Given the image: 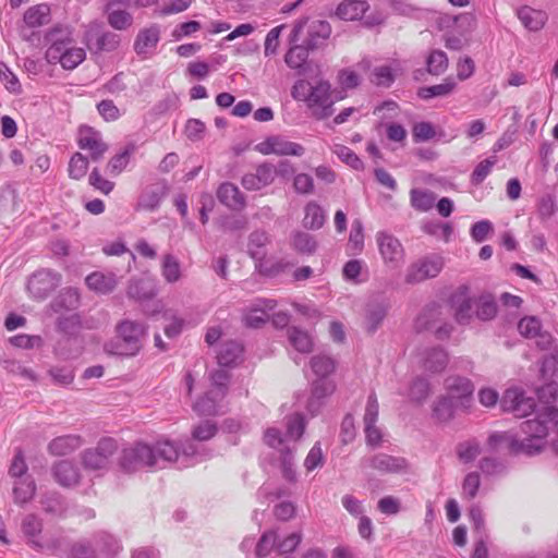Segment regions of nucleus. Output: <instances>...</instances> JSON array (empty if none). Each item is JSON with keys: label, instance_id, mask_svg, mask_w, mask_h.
I'll list each match as a JSON object with an SVG mask.
<instances>
[{"label": "nucleus", "instance_id": "7c9ffc66", "mask_svg": "<svg viewBox=\"0 0 558 558\" xmlns=\"http://www.w3.org/2000/svg\"><path fill=\"white\" fill-rule=\"evenodd\" d=\"M120 36L112 32L94 33L89 31L87 33L88 46L95 47L97 51H114L120 45Z\"/></svg>", "mask_w": 558, "mask_h": 558}, {"label": "nucleus", "instance_id": "ea45409f", "mask_svg": "<svg viewBox=\"0 0 558 558\" xmlns=\"http://www.w3.org/2000/svg\"><path fill=\"white\" fill-rule=\"evenodd\" d=\"M342 274L347 281L355 284L362 283L367 279V268L365 263L361 259H350L343 266Z\"/></svg>", "mask_w": 558, "mask_h": 558}, {"label": "nucleus", "instance_id": "a19ab883", "mask_svg": "<svg viewBox=\"0 0 558 558\" xmlns=\"http://www.w3.org/2000/svg\"><path fill=\"white\" fill-rule=\"evenodd\" d=\"M411 206L418 211H428L435 205V193L424 189H412L410 192Z\"/></svg>", "mask_w": 558, "mask_h": 558}, {"label": "nucleus", "instance_id": "c756f323", "mask_svg": "<svg viewBox=\"0 0 558 558\" xmlns=\"http://www.w3.org/2000/svg\"><path fill=\"white\" fill-rule=\"evenodd\" d=\"M83 445L80 435L71 434L53 438L48 445V451L53 456H66Z\"/></svg>", "mask_w": 558, "mask_h": 558}, {"label": "nucleus", "instance_id": "338daca9", "mask_svg": "<svg viewBox=\"0 0 558 558\" xmlns=\"http://www.w3.org/2000/svg\"><path fill=\"white\" fill-rule=\"evenodd\" d=\"M333 153L338 156L339 159L355 170H359L363 167V162L357 157V155L351 148L344 145H336Z\"/></svg>", "mask_w": 558, "mask_h": 558}, {"label": "nucleus", "instance_id": "de8ad7c7", "mask_svg": "<svg viewBox=\"0 0 558 558\" xmlns=\"http://www.w3.org/2000/svg\"><path fill=\"white\" fill-rule=\"evenodd\" d=\"M161 274L169 283H174L181 278V265L177 257L167 254L162 258Z\"/></svg>", "mask_w": 558, "mask_h": 558}, {"label": "nucleus", "instance_id": "c03bdc74", "mask_svg": "<svg viewBox=\"0 0 558 558\" xmlns=\"http://www.w3.org/2000/svg\"><path fill=\"white\" fill-rule=\"evenodd\" d=\"M430 393L428 379L422 376L415 377L409 388L408 396L412 402L423 403Z\"/></svg>", "mask_w": 558, "mask_h": 558}, {"label": "nucleus", "instance_id": "4c0bfd02", "mask_svg": "<svg viewBox=\"0 0 558 558\" xmlns=\"http://www.w3.org/2000/svg\"><path fill=\"white\" fill-rule=\"evenodd\" d=\"M303 226L306 229L317 230L322 228L326 220L324 209L316 203L310 202L304 208Z\"/></svg>", "mask_w": 558, "mask_h": 558}, {"label": "nucleus", "instance_id": "4d7b16f0", "mask_svg": "<svg viewBox=\"0 0 558 558\" xmlns=\"http://www.w3.org/2000/svg\"><path fill=\"white\" fill-rule=\"evenodd\" d=\"M427 71L433 75H440L448 69V58L442 50H433L427 60Z\"/></svg>", "mask_w": 558, "mask_h": 558}, {"label": "nucleus", "instance_id": "79ce46f5", "mask_svg": "<svg viewBox=\"0 0 558 558\" xmlns=\"http://www.w3.org/2000/svg\"><path fill=\"white\" fill-rule=\"evenodd\" d=\"M93 542L98 551L108 556H114L121 550L120 542L107 532L96 533L93 537Z\"/></svg>", "mask_w": 558, "mask_h": 558}, {"label": "nucleus", "instance_id": "09e8293b", "mask_svg": "<svg viewBox=\"0 0 558 558\" xmlns=\"http://www.w3.org/2000/svg\"><path fill=\"white\" fill-rule=\"evenodd\" d=\"M80 305V293L74 288H68L54 300L52 307L56 312L64 308L66 311L75 310Z\"/></svg>", "mask_w": 558, "mask_h": 558}, {"label": "nucleus", "instance_id": "2eb2a0df", "mask_svg": "<svg viewBox=\"0 0 558 558\" xmlns=\"http://www.w3.org/2000/svg\"><path fill=\"white\" fill-rule=\"evenodd\" d=\"M446 396L453 399L461 410H468L471 407L474 391L473 383L462 376H449L445 381Z\"/></svg>", "mask_w": 558, "mask_h": 558}, {"label": "nucleus", "instance_id": "6e6552de", "mask_svg": "<svg viewBox=\"0 0 558 558\" xmlns=\"http://www.w3.org/2000/svg\"><path fill=\"white\" fill-rule=\"evenodd\" d=\"M117 451V440L111 437H104L97 442L96 447L82 452V463L86 470L105 471L109 468Z\"/></svg>", "mask_w": 558, "mask_h": 558}, {"label": "nucleus", "instance_id": "a878e982", "mask_svg": "<svg viewBox=\"0 0 558 558\" xmlns=\"http://www.w3.org/2000/svg\"><path fill=\"white\" fill-rule=\"evenodd\" d=\"M52 474L57 483L64 487H72L80 481L77 466L69 460H61L56 463L52 468Z\"/></svg>", "mask_w": 558, "mask_h": 558}, {"label": "nucleus", "instance_id": "69168bd1", "mask_svg": "<svg viewBox=\"0 0 558 558\" xmlns=\"http://www.w3.org/2000/svg\"><path fill=\"white\" fill-rule=\"evenodd\" d=\"M0 80L10 93L19 94L21 92L19 78L4 62H0Z\"/></svg>", "mask_w": 558, "mask_h": 558}, {"label": "nucleus", "instance_id": "e433bc0d", "mask_svg": "<svg viewBox=\"0 0 558 558\" xmlns=\"http://www.w3.org/2000/svg\"><path fill=\"white\" fill-rule=\"evenodd\" d=\"M23 20L28 27L33 28L48 24L50 21V8L46 3L31 7L24 13Z\"/></svg>", "mask_w": 558, "mask_h": 558}, {"label": "nucleus", "instance_id": "a211bd4d", "mask_svg": "<svg viewBox=\"0 0 558 558\" xmlns=\"http://www.w3.org/2000/svg\"><path fill=\"white\" fill-rule=\"evenodd\" d=\"M77 143L81 149L89 153L94 161L101 159L108 150V145L104 142L101 133L90 126L80 128Z\"/></svg>", "mask_w": 558, "mask_h": 558}, {"label": "nucleus", "instance_id": "c85d7f7f", "mask_svg": "<svg viewBox=\"0 0 558 558\" xmlns=\"http://www.w3.org/2000/svg\"><path fill=\"white\" fill-rule=\"evenodd\" d=\"M193 409L199 415H218L225 413L227 404L225 399L217 397L209 390L203 398L198 399Z\"/></svg>", "mask_w": 558, "mask_h": 558}, {"label": "nucleus", "instance_id": "13d9d810", "mask_svg": "<svg viewBox=\"0 0 558 558\" xmlns=\"http://www.w3.org/2000/svg\"><path fill=\"white\" fill-rule=\"evenodd\" d=\"M423 231L429 235L442 239L448 242L453 233V228L448 222L430 221L423 226Z\"/></svg>", "mask_w": 558, "mask_h": 558}, {"label": "nucleus", "instance_id": "0e129e2a", "mask_svg": "<svg viewBox=\"0 0 558 558\" xmlns=\"http://www.w3.org/2000/svg\"><path fill=\"white\" fill-rule=\"evenodd\" d=\"M496 163V158L490 157L481 161L473 170L471 174V183L473 185H480L487 175L492 172L493 167Z\"/></svg>", "mask_w": 558, "mask_h": 558}, {"label": "nucleus", "instance_id": "4be33fe9", "mask_svg": "<svg viewBox=\"0 0 558 558\" xmlns=\"http://www.w3.org/2000/svg\"><path fill=\"white\" fill-rule=\"evenodd\" d=\"M275 307L276 301L272 299H256L244 313L243 320L246 326L258 328L268 320Z\"/></svg>", "mask_w": 558, "mask_h": 558}, {"label": "nucleus", "instance_id": "cd10ccee", "mask_svg": "<svg viewBox=\"0 0 558 558\" xmlns=\"http://www.w3.org/2000/svg\"><path fill=\"white\" fill-rule=\"evenodd\" d=\"M369 5L365 0H343L336 9V15L343 21H356L363 17Z\"/></svg>", "mask_w": 558, "mask_h": 558}, {"label": "nucleus", "instance_id": "5701e85b", "mask_svg": "<svg viewBox=\"0 0 558 558\" xmlns=\"http://www.w3.org/2000/svg\"><path fill=\"white\" fill-rule=\"evenodd\" d=\"M405 71L403 63L399 60H393L388 64H383L374 68L373 82L377 86L389 87L398 75Z\"/></svg>", "mask_w": 558, "mask_h": 558}, {"label": "nucleus", "instance_id": "7ed1b4c3", "mask_svg": "<svg viewBox=\"0 0 558 558\" xmlns=\"http://www.w3.org/2000/svg\"><path fill=\"white\" fill-rule=\"evenodd\" d=\"M46 39L48 47L45 58L49 64H60L62 69L70 71L86 59L85 49L76 45L72 31L68 27H53L47 33Z\"/></svg>", "mask_w": 558, "mask_h": 558}, {"label": "nucleus", "instance_id": "b1692460", "mask_svg": "<svg viewBox=\"0 0 558 558\" xmlns=\"http://www.w3.org/2000/svg\"><path fill=\"white\" fill-rule=\"evenodd\" d=\"M86 286L96 293L108 294L118 284V278L113 272L94 271L85 278Z\"/></svg>", "mask_w": 558, "mask_h": 558}, {"label": "nucleus", "instance_id": "f704fd0d", "mask_svg": "<svg viewBox=\"0 0 558 558\" xmlns=\"http://www.w3.org/2000/svg\"><path fill=\"white\" fill-rule=\"evenodd\" d=\"M35 492L36 483L32 475L15 480L13 483L14 502L20 506H24L29 502L33 499Z\"/></svg>", "mask_w": 558, "mask_h": 558}, {"label": "nucleus", "instance_id": "72a5a7b5", "mask_svg": "<svg viewBox=\"0 0 558 558\" xmlns=\"http://www.w3.org/2000/svg\"><path fill=\"white\" fill-rule=\"evenodd\" d=\"M287 337L289 343L293 347V349L300 353H310L314 347L313 336L300 328V327H289L287 329Z\"/></svg>", "mask_w": 558, "mask_h": 558}, {"label": "nucleus", "instance_id": "49530a36", "mask_svg": "<svg viewBox=\"0 0 558 558\" xmlns=\"http://www.w3.org/2000/svg\"><path fill=\"white\" fill-rule=\"evenodd\" d=\"M476 316L482 320H490L497 314V304L490 294H483L475 300Z\"/></svg>", "mask_w": 558, "mask_h": 558}, {"label": "nucleus", "instance_id": "9d476101", "mask_svg": "<svg viewBox=\"0 0 558 558\" xmlns=\"http://www.w3.org/2000/svg\"><path fill=\"white\" fill-rule=\"evenodd\" d=\"M156 465V454L151 446L136 442L123 449L120 466L125 472H135L146 466Z\"/></svg>", "mask_w": 558, "mask_h": 558}, {"label": "nucleus", "instance_id": "473e14b6", "mask_svg": "<svg viewBox=\"0 0 558 558\" xmlns=\"http://www.w3.org/2000/svg\"><path fill=\"white\" fill-rule=\"evenodd\" d=\"M136 148V144L130 142L119 153L112 156L107 163L108 173L113 177L119 175L130 163Z\"/></svg>", "mask_w": 558, "mask_h": 558}, {"label": "nucleus", "instance_id": "f3484780", "mask_svg": "<svg viewBox=\"0 0 558 558\" xmlns=\"http://www.w3.org/2000/svg\"><path fill=\"white\" fill-rule=\"evenodd\" d=\"M378 411L377 397L372 392L367 398L363 418L366 444L371 447H378L383 438L381 430L375 425L378 418Z\"/></svg>", "mask_w": 558, "mask_h": 558}, {"label": "nucleus", "instance_id": "39448f33", "mask_svg": "<svg viewBox=\"0 0 558 558\" xmlns=\"http://www.w3.org/2000/svg\"><path fill=\"white\" fill-rule=\"evenodd\" d=\"M310 365L316 379L312 383L306 409L312 415H316L336 390V381L330 377L336 369V362L329 355L317 354L311 359Z\"/></svg>", "mask_w": 558, "mask_h": 558}, {"label": "nucleus", "instance_id": "0eeeda50", "mask_svg": "<svg viewBox=\"0 0 558 558\" xmlns=\"http://www.w3.org/2000/svg\"><path fill=\"white\" fill-rule=\"evenodd\" d=\"M145 332L144 325L135 322H123L118 326V337L105 344V351L119 356H133L141 349V338Z\"/></svg>", "mask_w": 558, "mask_h": 558}, {"label": "nucleus", "instance_id": "6ab92c4d", "mask_svg": "<svg viewBox=\"0 0 558 558\" xmlns=\"http://www.w3.org/2000/svg\"><path fill=\"white\" fill-rule=\"evenodd\" d=\"M161 29L158 24H151L140 29L134 40V51L142 59L151 57L160 40Z\"/></svg>", "mask_w": 558, "mask_h": 558}, {"label": "nucleus", "instance_id": "6e6d98bb", "mask_svg": "<svg viewBox=\"0 0 558 558\" xmlns=\"http://www.w3.org/2000/svg\"><path fill=\"white\" fill-rule=\"evenodd\" d=\"M481 453V446L476 439H469L460 442L457 447V454L463 463L474 461Z\"/></svg>", "mask_w": 558, "mask_h": 558}, {"label": "nucleus", "instance_id": "4468645a", "mask_svg": "<svg viewBox=\"0 0 558 558\" xmlns=\"http://www.w3.org/2000/svg\"><path fill=\"white\" fill-rule=\"evenodd\" d=\"M256 150L263 155L302 156L304 147L295 142L288 141L281 135H272L256 145Z\"/></svg>", "mask_w": 558, "mask_h": 558}, {"label": "nucleus", "instance_id": "f257e3e1", "mask_svg": "<svg viewBox=\"0 0 558 558\" xmlns=\"http://www.w3.org/2000/svg\"><path fill=\"white\" fill-rule=\"evenodd\" d=\"M553 427L556 428L553 448L558 454V409L551 405L545 407L535 418L521 423L520 430L524 437L520 438L513 432H495L487 439V448L493 452L535 456L544 449Z\"/></svg>", "mask_w": 558, "mask_h": 558}, {"label": "nucleus", "instance_id": "a18cd8bd", "mask_svg": "<svg viewBox=\"0 0 558 558\" xmlns=\"http://www.w3.org/2000/svg\"><path fill=\"white\" fill-rule=\"evenodd\" d=\"M43 522L36 514H27L22 521V531L34 546H39Z\"/></svg>", "mask_w": 558, "mask_h": 558}, {"label": "nucleus", "instance_id": "5fc2aeb1", "mask_svg": "<svg viewBox=\"0 0 558 558\" xmlns=\"http://www.w3.org/2000/svg\"><path fill=\"white\" fill-rule=\"evenodd\" d=\"M331 34V27L330 24L326 21H316L313 22L310 27V39H308V47L311 49H314L318 47L319 43L318 39L325 40L327 39Z\"/></svg>", "mask_w": 558, "mask_h": 558}, {"label": "nucleus", "instance_id": "bb28decb", "mask_svg": "<svg viewBox=\"0 0 558 558\" xmlns=\"http://www.w3.org/2000/svg\"><path fill=\"white\" fill-rule=\"evenodd\" d=\"M217 197L221 204L231 209L240 210L245 206L244 195L230 182H225L218 187Z\"/></svg>", "mask_w": 558, "mask_h": 558}, {"label": "nucleus", "instance_id": "aec40b11", "mask_svg": "<svg viewBox=\"0 0 558 558\" xmlns=\"http://www.w3.org/2000/svg\"><path fill=\"white\" fill-rule=\"evenodd\" d=\"M448 362V353L441 347L425 348L417 354V363L424 371L430 374L444 372Z\"/></svg>", "mask_w": 558, "mask_h": 558}, {"label": "nucleus", "instance_id": "dca6fc26", "mask_svg": "<svg viewBox=\"0 0 558 558\" xmlns=\"http://www.w3.org/2000/svg\"><path fill=\"white\" fill-rule=\"evenodd\" d=\"M390 308L389 300L384 296H374L365 305L363 326L365 330L375 333L385 320Z\"/></svg>", "mask_w": 558, "mask_h": 558}, {"label": "nucleus", "instance_id": "423d86ee", "mask_svg": "<svg viewBox=\"0 0 558 558\" xmlns=\"http://www.w3.org/2000/svg\"><path fill=\"white\" fill-rule=\"evenodd\" d=\"M292 97L304 101L317 119H325L332 114L331 86L327 81H319L315 85L306 81H298L292 87Z\"/></svg>", "mask_w": 558, "mask_h": 558}, {"label": "nucleus", "instance_id": "680f3d73", "mask_svg": "<svg viewBox=\"0 0 558 558\" xmlns=\"http://www.w3.org/2000/svg\"><path fill=\"white\" fill-rule=\"evenodd\" d=\"M133 17L125 10H113L108 14L109 25L118 31L126 29L132 25Z\"/></svg>", "mask_w": 558, "mask_h": 558}, {"label": "nucleus", "instance_id": "9b49d317", "mask_svg": "<svg viewBox=\"0 0 558 558\" xmlns=\"http://www.w3.org/2000/svg\"><path fill=\"white\" fill-rule=\"evenodd\" d=\"M444 267V258L439 254H428L412 263L405 274V282L410 284L435 278Z\"/></svg>", "mask_w": 558, "mask_h": 558}, {"label": "nucleus", "instance_id": "774afa93", "mask_svg": "<svg viewBox=\"0 0 558 558\" xmlns=\"http://www.w3.org/2000/svg\"><path fill=\"white\" fill-rule=\"evenodd\" d=\"M96 549L89 541H78L74 543L70 549L71 558H95Z\"/></svg>", "mask_w": 558, "mask_h": 558}, {"label": "nucleus", "instance_id": "3c124183", "mask_svg": "<svg viewBox=\"0 0 558 558\" xmlns=\"http://www.w3.org/2000/svg\"><path fill=\"white\" fill-rule=\"evenodd\" d=\"M268 242V235L263 231H255L250 235L248 253L255 260H262L266 252L264 246Z\"/></svg>", "mask_w": 558, "mask_h": 558}, {"label": "nucleus", "instance_id": "052dcab7", "mask_svg": "<svg viewBox=\"0 0 558 558\" xmlns=\"http://www.w3.org/2000/svg\"><path fill=\"white\" fill-rule=\"evenodd\" d=\"M88 169V160L81 153H75L69 162V175L74 180L85 177Z\"/></svg>", "mask_w": 558, "mask_h": 558}, {"label": "nucleus", "instance_id": "58836bf2", "mask_svg": "<svg viewBox=\"0 0 558 558\" xmlns=\"http://www.w3.org/2000/svg\"><path fill=\"white\" fill-rule=\"evenodd\" d=\"M451 301L454 307L456 319L458 323H468L472 316V310L475 305V301L473 302L470 298L466 296L464 292L454 294Z\"/></svg>", "mask_w": 558, "mask_h": 558}, {"label": "nucleus", "instance_id": "1a4fd4ad", "mask_svg": "<svg viewBox=\"0 0 558 558\" xmlns=\"http://www.w3.org/2000/svg\"><path fill=\"white\" fill-rule=\"evenodd\" d=\"M62 276L52 269H38L29 276L26 284L29 296L34 300L47 299L60 284Z\"/></svg>", "mask_w": 558, "mask_h": 558}, {"label": "nucleus", "instance_id": "2f4dec72", "mask_svg": "<svg viewBox=\"0 0 558 558\" xmlns=\"http://www.w3.org/2000/svg\"><path fill=\"white\" fill-rule=\"evenodd\" d=\"M517 15L524 27L532 32H536L543 28L547 21L546 12L542 10H535L527 5L518 9Z\"/></svg>", "mask_w": 558, "mask_h": 558}, {"label": "nucleus", "instance_id": "37998d69", "mask_svg": "<svg viewBox=\"0 0 558 558\" xmlns=\"http://www.w3.org/2000/svg\"><path fill=\"white\" fill-rule=\"evenodd\" d=\"M461 410V407L447 396L438 398L433 407V415L439 421H448L453 416L456 410Z\"/></svg>", "mask_w": 558, "mask_h": 558}, {"label": "nucleus", "instance_id": "bf43d9fd", "mask_svg": "<svg viewBox=\"0 0 558 558\" xmlns=\"http://www.w3.org/2000/svg\"><path fill=\"white\" fill-rule=\"evenodd\" d=\"M211 378V393L225 399L228 391L229 373L225 369H218L210 376Z\"/></svg>", "mask_w": 558, "mask_h": 558}, {"label": "nucleus", "instance_id": "864d4df0", "mask_svg": "<svg viewBox=\"0 0 558 558\" xmlns=\"http://www.w3.org/2000/svg\"><path fill=\"white\" fill-rule=\"evenodd\" d=\"M40 505L45 512L53 515H62L65 511L63 498L58 493H50L40 498Z\"/></svg>", "mask_w": 558, "mask_h": 558}, {"label": "nucleus", "instance_id": "603ef678", "mask_svg": "<svg viewBox=\"0 0 558 558\" xmlns=\"http://www.w3.org/2000/svg\"><path fill=\"white\" fill-rule=\"evenodd\" d=\"M308 48L302 45L292 46L284 57L287 65L291 69H301L308 58Z\"/></svg>", "mask_w": 558, "mask_h": 558}, {"label": "nucleus", "instance_id": "20e7f679", "mask_svg": "<svg viewBox=\"0 0 558 558\" xmlns=\"http://www.w3.org/2000/svg\"><path fill=\"white\" fill-rule=\"evenodd\" d=\"M156 454V465L161 463H177L178 468H189L210 457L209 450L201 444L186 439L177 442L168 438L158 440L153 447Z\"/></svg>", "mask_w": 558, "mask_h": 558}, {"label": "nucleus", "instance_id": "ddd939ff", "mask_svg": "<svg viewBox=\"0 0 558 558\" xmlns=\"http://www.w3.org/2000/svg\"><path fill=\"white\" fill-rule=\"evenodd\" d=\"M502 411L512 413L517 417H524L532 413L536 407L532 397H526L524 391L518 387L508 388L501 399Z\"/></svg>", "mask_w": 558, "mask_h": 558}, {"label": "nucleus", "instance_id": "e2e57ef3", "mask_svg": "<svg viewBox=\"0 0 558 558\" xmlns=\"http://www.w3.org/2000/svg\"><path fill=\"white\" fill-rule=\"evenodd\" d=\"M294 247L303 254H312L317 248L315 238L306 232H298L293 239Z\"/></svg>", "mask_w": 558, "mask_h": 558}, {"label": "nucleus", "instance_id": "f03ea898", "mask_svg": "<svg viewBox=\"0 0 558 558\" xmlns=\"http://www.w3.org/2000/svg\"><path fill=\"white\" fill-rule=\"evenodd\" d=\"M306 424L303 414L294 413L286 418L284 434L276 427L267 428L264 434L265 442L280 452L282 476L289 482H295L298 478L293 454L296 450V442L305 432Z\"/></svg>", "mask_w": 558, "mask_h": 558}, {"label": "nucleus", "instance_id": "8fccbe9b", "mask_svg": "<svg viewBox=\"0 0 558 558\" xmlns=\"http://www.w3.org/2000/svg\"><path fill=\"white\" fill-rule=\"evenodd\" d=\"M278 535L274 530L265 532L255 545V556L257 558L267 557L271 550H277Z\"/></svg>", "mask_w": 558, "mask_h": 558}, {"label": "nucleus", "instance_id": "412c9836", "mask_svg": "<svg viewBox=\"0 0 558 558\" xmlns=\"http://www.w3.org/2000/svg\"><path fill=\"white\" fill-rule=\"evenodd\" d=\"M363 463L378 471L379 473H404L408 470V462L404 458L387 453H377L365 458Z\"/></svg>", "mask_w": 558, "mask_h": 558}, {"label": "nucleus", "instance_id": "c9c22d12", "mask_svg": "<svg viewBox=\"0 0 558 558\" xmlns=\"http://www.w3.org/2000/svg\"><path fill=\"white\" fill-rule=\"evenodd\" d=\"M457 88V82L453 77H446L440 84L424 86L417 90L421 99L428 100L436 97H448Z\"/></svg>", "mask_w": 558, "mask_h": 558}, {"label": "nucleus", "instance_id": "f8f14e48", "mask_svg": "<svg viewBox=\"0 0 558 558\" xmlns=\"http://www.w3.org/2000/svg\"><path fill=\"white\" fill-rule=\"evenodd\" d=\"M376 242L384 264L389 269H399L404 264L405 252L402 243L393 234L379 231Z\"/></svg>", "mask_w": 558, "mask_h": 558}, {"label": "nucleus", "instance_id": "393cba45", "mask_svg": "<svg viewBox=\"0 0 558 558\" xmlns=\"http://www.w3.org/2000/svg\"><path fill=\"white\" fill-rule=\"evenodd\" d=\"M243 345L233 340L223 341L217 352V361L220 366L232 367L243 359Z\"/></svg>", "mask_w": 558, "mask_h": 558}]
</instances>
